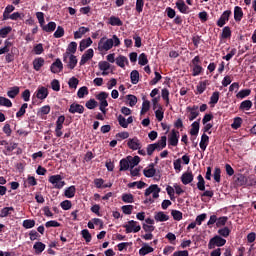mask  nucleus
<instances>
[{
    "mask_svg": "<svg viewBox=\"0 0 256 256\" xmlns=\"http://www.w3.org/2000/svg\"><path fill=\"white\" fill-rule=\"evenodd\" d=\"M190 67H192V77H198L200 73H203V66H201V57L195 56L191 60Z\"/></svg>",
    "mask_w": 256,
    "mask_h": 256,
    "instance_id": "nucleus-1",
    "label": "nucleus"
},
{
    "mask_svg": "<svg viewBox=\"0 0 256 256\" xmlns=\"http://www.w3.org/2000/svg\"><path fill=\"white\" fill-rule=\"evenodd\" d=\"M227 243V240L219 235L214 236L208 243V249H215L216 247H223Z\"/></svg>",
    "mask_w": 256,
    "mask_h": 256,
    "instance_id": "nucleus-2",
    "label": "nucleus"
},
{
    "mask_svg": "<svg viewBox=\"0 0 256 256\" xmlns=\"http://www.w3.org/2000/svg\"><path fill=\"white\" fill-rule=\"evenodd\" d=\"M48 181L49 183L54 185V189H63V187H65V181H63V176L59 174L50 176Z\"/></svg>",
    "mask_w": 256,
    "mask_h": 256,
    "instance_id": "nucleus-3",
    "label": "nucleus"
},
{
    "mask_svg": "<svg viewBox=\"0 0 256 256\" xmlns=\"http://www.w3.org/2000/svg\"><path fill=\"white\" fill-rule=\"evenodd\" d=\"M110 49H113V39H107L106 37L101 38L98 42V50L110 51Z\"/></svg>",
    "mask_w": 256,
    "mask_h": 256,
    "instance_id": "nucleus-4",
    "label": "nucleus"
},
{
    "mask_svg": "<svg viewBox=\"0 0 256 256\" xmlns=\"http://www.w3.org/2000/svg\"><path fill=\"white\" fill-rule=\"evenodd\" d=\"M123 227L126 229V233H139L141 231V225L135 220L128 221V224L123 225Z\"/></svg>",
    "mask_w": 256,
    "mask_h": 256,
    "instance_id": "nucleus-5",
    "label": "nucleus"
},
{
    "mask_svg": "<svg viewBox=\"0 0 256 256\" xmlns=\"http://www.w3.org/2000/svg\"><path fill=\"white\" fill-rule=\"evenodd\" d=\"M153 199H159V193H161V189L159 188V185L157 184H152L150 185L146 190H145V197H149L151 195Z\"/></svg>",
    "mask_w": 256,
    "mask_h": 256,
    "instance_id": "nucleus-6",
    "label": "nucleus"
},
{
    "mask_svg": "<svg viewBox=\"0 0 256 256\" xmlns=\"http://www.w3.org/2000/svg\"><path fill=\"white\" fill-rule=\"evenodd\" d=\"M232 12L231 10H226L222 13V15L220 16V18L218 19L216 25L218 27H225L227 21H229V17H231Z\"/></svg>",
    "mask_w": 256,
    "mask_h": 256,
    "instance_id": "nucleus-7",
    "label": "nucleus"
},
{
    "mask_svg": "<svg viewBox=\"0 0 256 256\" xmlns=\"http://www.w3.org/2000/svg\"><path fill=\"white\" fill-rule=\"evenodd\" d=\"M71 53H72V55L77 53V42H71L68 45L66 53L63 54L64 63H67V59H69V55H71Z\"/></svg>",
    "mask_w": 256,
    "mask_h": 256,
    "instance_id": "nucleus-8",
    "label": "nucleus"
},
{
    "mask_svg": "<svg viewBox=\"0 0 256 256\" xmlns=\"http://www.w3.org/2000/svg\"><path fill=\"white\" fill-rule=\"evenodd\" d=\"M186 111L190 113L188 116L189 121H195V119H197L199 115V106L197 105L188 106L186 108Z\"/></svg>",
    "mask_w": 256,
    "mask_h": 256,
    "instance_id": "nucleus-9",
    "label": "nucleus"
},
{
    "mask_svg": "<svg viewBox=\"0 0 256 256\" xmlns=\"http://www.w3.org/2000/svg\"><path fill=\"white\" fill-rule=\"evenodd\" d=\"M168 143L172 147H177V145H179V131H176L175 129L171 131V134L168 138Z\"/></svg>",
    "mask_w": 256,
    "mask_h": 256,
    "instance_id": "nucleus-10",
    "label": "nucleus"
},
{
    "mask_svg": "<svg viewBox=\"0 0 256 256\" xmlns=\"http://www.w3.org/2000/svg\"><path fill=\"white\" fill-rule=\"evenodd\" d=\"M50 71L54 74L61 73V71H63V62H61V59L57 58L56 61L51 64Z\"/></svg>",
    "mask_w": 256,
    "mask_h": 256,
    "instance_id": "nucleus-11",
    "label": "nucleus"
},
{
    "mask_svg": "<svg viewBox=\"0 0 256 256\" xmlns=\"http://www.w3.org/2000/svg\"><path fill=\"white\" fill-rule=\"evenodd\" d=\"M155 151H163L167 147V136H162L161 139L152 144Z\"/></svg>",
    "mask_w": 256,
    "mask_h": 256,
    "instance_id": "nucleus-12",
    "label": "nucleus"
},
{
    "mask_svg": "<svg viewBox=\"0 0 256 256\" xmlns=\"http://www.w3.org/2000/svg\"><path fill=\"white\" fill-rule=\"evenodd\" d=\"M68 111L69 113H72V115H75V113H79L81 115L85 113V107L81 104L72 103Z\"/></svg>",
    "mask_w": 256,
    "mask_h": 256,
    "instance_id": "nucleus-13",
    "label": "nucleus"
},
{
    "mask_svg": "<svg viewBox=\"0 0 256 256\" xmlns=\"http://www.w3.org/2000/svg\"><path fill=\"white\" fill-rule=\"evenodd\" d=\"M93 55H95V52L93 51V48L88 49L81 57L80 65H85L87 61H90V59H93Z\"/></svg>",
    "mask_w": 256,
    "mask_h": 256,
    "instance_id": "nucleus-14",
    "label": "nucleus"
},
{
    "mask_svg": "<svg viewBox=\"0 0 256 256\" xmlns=\"http://www.w3.org/2000/svg\"><path fill=\"white\" fill-rule=\"evenodd\" d=\"M127 146L129 149H132V151H137V149H141V142H139V139L135 137L128 140Z\"/></svg>",
    "mask_w": 256,
    "mask_h": 256,
    "instance_id": "nucleus-15",
    "label": "nucleus"
},
{
    "mask_svg": "<svg viewBox=\"0 0 256 256\" xmlns=\"http://www.w3.org/2000/svg\"><path fill=\"white\" fill-rule=\"evenodd\" d=\"M200 123L201 118L191 124L190 135H192V137H197L199 135Z\"/></svg>",
    "mask_w": 256,
    "mask_h": 256,
    "instance_id": "nucleus-16",
    "label": "nucleus"
},
{
    "mask_svg": "<svg viewBox=\"0 0 256 256\" xmlns=\"http://www.w3.org/2000/svg\"><path fill=\"white\" fill-rule=\"evenodd\" d=\"M48 96H49V90L44 86L39 87L38 90L36 91V97L37 99H41V101H43V99H47Z\"/></svg>",
    "mask_w": 256,
    "mask_h": 256,
    "instance_id": "nucleus-17",
    "label": "nucleus"
},
{
    "mask_svg": "<svg viewBox=\"0 0 256 256\" xmlns=\"http://www.w3.org/2000/svg\"><path fill=\"white\" fill-rule=\"evenodd\" d=\"M193 172H184L181 176V182L183 185H189V183H193Z\"/></svg>",
    "mask_w": 256,
    "mask_h": 256,
    "instance_id": "nucleus-18",
    "label": "nucleus"
},
{
    "mask_svg": "<svg viewBox=\"0 0 256 256\" xmlns=\"http://www.w3.org/2000/svg\"><path fill=\"white\" fill-rule=\"evenodd\" d=\"M207 85H209V80L200 81L196 86V95H203L207 89Z\"/></svg>",
    "mask_w": 256,
    "mask_h": 256,
    "instance_id": "nucleus-19",
    "label": "nucleus"
},
{
    "mask_svg": "<svg viewBox=\"0 0 256 256\" xmlns=\"http://www.w3.org/2000/svg\"><path fill=\"white\" fill-rule=\"evenodd\" d=\"M32 65L35 71H41V67L45 65V59H43V57L35 58L32 62Z\"/></svg>",
    "mask_w": 256,
    "mask_h": 256,
    "instance_id": "nucleus-20",
    "label": "nucleus"
},
{
    "mask_svg": "<svg viewBox=\"0 0 256 256\" xmlns=\"http://www.w3.org/2000/svg\"><path fill=\"white\" fill-rule=\"evenodd\" d=\"M41 29L43 31H45V33H53V31H55V29H57V23L55 22H49L48 24H42V26H40Z\"/></svg>",
    "mask_w": 256,
    "mask_h": 256,
    "instance_id": "nucleus-21",
    "label": "nucleus"
},
{
    "mask_svg": "<svg viewBox=\"0 0 256 256\" xmlns=\"http://www.w3.org/2000/svg\"><path fill=\"white\" fill-rule=\"evenodd\" d=\"M241 19H243V8L236 6L234 8V21H236V23H240Z\"/></svg>",
    "mask_w": 256,
    "mask_h": 256,
    "instance_id": "nucleus-22",
    "label": "nucleus"
},
{
    "mask_svg": "<svg viewBox=\"0 0 256 256\" xmlns=\"http://www.w3.org/2000/svg\"><path fill=\"white\" fill-rule=\"evenodd\" d=\"M154 219L157 222L163 223L165 221H169V215L165 214L163 211H160L155 214Z\"/></svg>",
    "mask_w": 256,
    "mask_h": 256,
    "instance_id": "nucleus-23",
    "label": "nucleus"
},
{
    "mask_svg": "<svg viewBox=\"0 0 256 256\" xmlns=\"http://www.w3.org/2000/svg\"><path fill=\"white\" fill-rule=\"evenodd\" d=\"M125 63L126 65H129V59H127L126 56L120 55L116 58V65L121 67V69H125Z\"/></svg>",
    "mask_w": 256,
    "mask_h": 256,
    "instance_id": "nucleus-24",
    "label": "nucleus"
},
{
    "mask_svg": "<svg viewBox=\"0 0 256 256\" xmlns=\"http://www.w3.org/2000/svg\"><path fill=\"white\" fill-rule=\"evenodd\" d=\"M176 7L180 13L187 14V10L189 9V6L185 4V1L178 0L176 2Z\"/></svg>",
    "mask_w": 256,
    "mask_h": 256,
    "instance_id": "nucleus-25",
    "label": "nucleus"
},
{
    "mask_svg": "<svg viewBox=\"0 0 256 256\" xmlns=\"http://www.w3.org/2000/svg\"><path fill=\"white\" fill-rule=\"evenodd\" d=\"M75 193H77V188L72 185L65 189L64 195L67 199H73V197H75Z\"/></svg>",
    "mask_w": 256,
    "mask_h": 256,
    "instance_id": "nucleus-26",
    "label": "nucleus"
},
{
    "mask_svg": "<svg viewBox=\"0 0 256 256\" xmlns=\"http://www.w3.org/2000/svg\"><path fill=\"white\" fill-rule=\"evenodd\" d=\"M109 25H112V27H122L123 21L117 16H111L109 18Z\"/></svg>",
    "mask_w": 256,
    "mask_h": 256,
    "instance_id": "nucleus-27",
    "label": "nucleus"
},
{
    "mask_svg": "<svg viewBox=\"0 0 256 256\" xmlns=\"http://www.w3.org/2000/svg\"><path fill=\"white\" fill-rule=\"evenodd\" d=\"M129 159H131V156H128L127 158H123L120 160V169L119 171H128L130 166Z\"/></svg>",
    "mask_w": 256,
    "mask_h": 256,
    "instance_id": "nucleus-28",
    "label": "nucleus"
},
{
    "mask_svg": "<svg viewBox=\"0 0 256 256\" xmlns=\"http://www.w3.org/2000/svg\"><path fill=\"white\" fill-rule=\"evenodd\" d=\"M91 45H93V40H91V38L83 39L80 41L79 50L83 52L84 49L91 47Z\"/></svg>",
    "mask_w": 256,
    "mask_h": 256,
    "instance_id": "nucleus-29",
    "label": "nucleus"
},
{
    "mask_svg": "<svg viewBox=\"0 0 256 256\" xmlns=\"http://www.w3.org/2000/svg\"><path fill=\"white\" fill-rule=\"evenodd\" d=\"M199 145L200 149H202L203 151L207 149V146L209 145V136L207 134H202Z\"/></svg>",
    "mask_w": 256,
    "mask_h": 256,
    "instance_id": "nucleus-30",
    "label": "nucleus"
},
{
    "mask_svg": "<svg viewBox=\"0 0 256 256\" xmlns=\"http://www.w3.org/2000/svg\"><path fill=\"white\" fill-rule=\"evenodd\" d=\"M45 244L43 242H36L33 246V249L36 255H41L45 251Z\"/></svg>",
    "mask_w": 256,
    "mask_h": 256,
    "instance_id": "nucleus-31",
    "label": "nucleus"
},
{
    "mask_svg": "<svg viewBox=\"0 0 256 256\" xmlns=\"http://www.w3.org/2000/svg\"><path fill=\"white\" fill-rule=\"evenodd\" d=\"M153 247L149 246L148 244H144V246L139 250L140 256L149 255V253H153Z\"/></svg>",
    "mask_w": 256,
    "mask_h": 256,
    "instance_id": "nucleus-32",
    "label": "nucleus"
},
{
    "mask_svg": "<svg viewBox=\"0 0 256 256\" xmlns=\"http://www.w3.org/2000/svg\"><path fill=\"white\" fill-rule=\"evenodd\" d=\"M68 57H69V62L67 64V68L75 69V67H77V56L71 54Z\"/></svg>",
    "mask_w": 256,
    "mask_h": 256,
    "instance_id": "nucleus-33",
    "label": "nucleus"
},
{
    "mask_svg": "<svg viewBox=\"0 0 256 256\" xmlns=\"http://www.w3.org/2000/svg\"><path fill=\"white\" fill-rule=\"evenodd\" d=\"M18 146L17 143L13 142L5 146V150H3L4 155H11L13 151H15V148Z\"/></svg>",
    "mask_w": 256,
    "mask_h": 256,
    "instance_id": "nucleus-34",
    "label": "nucleus"
},
{
    "mask_svg": "<svg viewBox=\"0 0 256 256\" xmlns=\"http://www.w3.org/2000/svg\"><path fill=\"white\" fill-rule=\"evenodd\" d=\"M27 107H29V104L27 103L22 104V106L16 113L17 119H21V117L25 116V113H27Z\"/></svg>",
    "mask_w": 256,
    "mask_h": 256,
    "instance_id": "nucleus-35",
    "label": "nucleus"
},
{
    "mask_svg": "<svg viewBox=\"0 0 256 256\" xmlns=\"http://www.w3.org/2000/svg\"><path fill=\"white\" fill-rule=\"evenodd\" d=\"M253 107V102L251 100H244L240 104V109L242 111H249Z\"/></svg>",
    "mask_w": 256,
    "mask_h": 256,
    "instance_id": "nucleus-36",
    "label": "nucleus"
},
{
    "mask_svg": "<svg viewBox=\"0 0 256 256\" xmlns=\"http://www.w3.org/2000/svg\"><path fill=\"white\" fill-rule=\"evenodd\" d=\"M19 87L18 86H14L12 88H10V90L7 92V96L10 99H15V97L19 94Z\"/></svg>",
    "mask_w": 256,
    "mask_h": 256,
    "instance_id": "nucleus-37",
    "label": "nucleus"
},
{
    "mask_svg": "<svg viewBox=\"0 0 256 256\" xmlns=\"http://www.w3.org/2000/svg\"><path fill=\"white\" fill-rule=\"evenodd\" d=\"M197 180V189H199V191H205V178H203V175L199 174Z\"/></svg>",
    "mask_w": 256,
    "mask_h": 256,
    "instance_id": "nucleus-38",
    "label": "nucleus"
},
{
    "mask_svg": "<svg viewBox=\"0 0 256 256\" xmlns=\"http://www.w3.org/2000/svg\"><path fill=\"white\" fill-rule=\"evenodd\" d=\"M231 28L229 26H226L222 29V33H221V39H231Z\"/></svg>",
    "mask_w": 256,
    "mask_h": 256,
    "instance_id": "nucleus-39",
    "label": "nucleus"
},
{
    "mask_svg": "<svg viewBox=\"0 0 256 256\" xmlns=\"http://www.w3.org/2000/svg\"><path fill=\"white\" fill-rule=\"evenodd\" d=\"M10 211H15V208H13V207H4L0 211V218L3 219L5 217H9V215H11Z\"/></svg>",
    "mask_w": 256,
    "mask_h": 256,
    "instance_id": "nucleus-40",
    "label": "nucleus"
},
{
    "mask_svg": "<svg viewBox=\"0 0 256 256\" xmlns=\"http://www.w3.org/2000/svg\"><path fill=\"white\" fill-rule=\"evenodd\" d=\"M130 79H131L132 85H137V83H139V71L133 70L130 73Z\"/></svg>",
    "mask_w": 256,
    "mask_h": 256,
    "instance_id": "nucleus-41",
    "label": "nucleus"
},
{
    "mask_svg": "<svg viewBox=\"0 0 256 256\" xmlns=\"http://www.w3.org/2000/svg\"><path fill=\"white\" fill-rule=\"evenodd\" d=\"M155 117L158 121H163L165 117V112L163 111V106L159 105L158 110L155 111Z\"/></svg>",
    "mask_w": 256,
    "mask_h": 256,
    "instance_id": "nucleus-42",
    "label": "nucleus"
},
{
    "mask_svg": "<svg viewBox=\"0 0 256 256\" xmlns=\"http://www.w3.org/2000/svg\"><path fill=\"white\" fill-rule=\"evenodd\" d=\"M249 95H251V89H243L239 91L236 97L237 99H245V97H249Z\"/></svg>",
    "mask_w": 256,
    "mask_h": 256,
    "instance_id": "nucleus-43",
    "label": "nucleus"
},
{
    "mask_svg": "<svg viewBox=\"0 0 256 256\" xmlns=\"http://www.w3.org/2000/svg\"><path fill=\"white\" fill-rule=\"evenodd\" d=\"M131 160H129L130 163V169H134L135 167H137V165H139V163H141V158L139 156H134L130 158Z\"/></svg>",
    "mask_w": 256,
    "mask_h": 256,
    "instance_id": "nucleus-44",
    "label": "nucleus"
},
{
    "mask_svg": "<svg viewBox=\"0 0 256 256\" xmlns=\"http://www.w3.org/2000/svg\"><path fill=\"white\" fill-rule=\"evenodd\" d=\"M77 95L79 99H83L85 95H89V88H87V86H82L81 88H79Z\"/></svg>",
    "mask_w": 256,
    "mask_h": 256,
    "instance_id": "nucleus-45",
    "label": "nucleus"
},
{
    "mask_svg": "<svg viewBox=\"0 0 256 256\" xmlns=\"http://www.w3.org/2000/svg\"><path fill=\"white\" fill-rule=\"evenodd\" d=\"M0 106L1 107H13V102H11L6 97L0 96Z\"/></svg>",
    "mask_w": 256,
    "mask_h": 256,
    "instance_id": "nucleus-46",
    "label": "nucleus"
},
{
    "mask_svg": "<svg viewBox=\"0 0 256 256\" xmlns=\"http://www.w3.org/2000/svg\"><path fill=\"white\" fill-rule=\"evenodd\" d=\"M49 113H51V106L49 105L42 106L38 111V115H40V117H43V115H49Z\"/></svg>",
    "mask_w": 256,
    "mask_h": 256,
    "instance_id": "nucleus-47",
    "label": "nucleus"
},
{
    "mask_svg": "<svg viewBox=\"0 0 256 256\" xmlns=\"http://www.w3.org/2000/svg\"><path fill=\"white\" fill-rule=\"evenodd\" d=\"M63 35H65V29L63 28V26H58L53 36L55 37V39H61Z\"/></svg>",
    "mask_w": 256,
    "mask_h": 256,
    "instance_id": "nucleus-48",
    "label": "nucleus"
},
{
    "mask_svg": "<svg viewBox=\"0 0 256 256\" xmlns=\"http://www.w3.org/2000/svg\"><path fill=\"white\" fill-rule=\"evenodd\" d=\"M228 220L229 218L227 216H222L220 218H217L216 227H225Z\"/></svg>",
    "mask_w": 256,
    "mask_h": 256,
    "instance_id": "nucleus-49",
    "label": "nucleus"
},
{
    "mask_svg": "<svg viewBox=\"0 0 256 256\" xmlns=\"http://www.w3.org/2000/svg\"><path fill=\"white\" fill-rule=\"evenodd\" d=\"M143 173L148 179H151V177H155L157 170L155 168L144 169Z\"/></svg>",
    "mask_w": 256,
    "mask_h": 256,
    "instance_id": "nucleus-50",
    "label": "nucleus"
},
{
    "mask_svg": "<svg viewBox=\"0 0 256 256\" xmlns=\"http://www.w3.org/2000/svg\"><path fill=\"white\" fill-rule=\"evenodd\" d=\"M81 235L83 239H85L86 243H91L92 236L88 229H83L81 231Z\"/></svg>",
    "mask_w": 256,
    "mask_h": 256,
    "instance_id": "nucleus-51",
    "label": "nucleus"
},
{
    "mask_svg": "<svg viewBox=\"0 0 256 256\" xmlns=\"http://www.w3.org/2000/svg\"><path fill=\"white\" fill-rule=\"evenodd\" d=\"M218 234L220 235V237H229V235H231V230L229 229V227H224L218 230Z\"/></svg>",
    "mask_w": 256,
    "mask_h": 256,
    "instance_id": "nucleus-52",
    "label": "nucleus"
},
{
    "mask_svg": "<svg viewBox=\"0 0 256 256\" xmlns=\"http://www.w3.org/2000/svg\"><path fill=\"white\" fill-rule=\"evenodd\" d=\"M171 215L174 221H181V219H183V213L179 210H172Z\"/></svg>",
    "mask_w": 256,
    "mask_h": 256,
    "instance_id": "nucleus-53",
    "label": "nucleus"
},
{
    "mask_svg": "<svg viewBox=\"0 0 256 256\" xmlns=\"http://www.w3.org/2000/svg\"><path fill=\"white\" fill-rule=\"evenodd\" d=\"M22 225L24 229H33V227H35V220L26 219L23 221Z\"/></svg>",
    "mask_w": 256,
    "mask_h": 256,
    "instance_id": "nucleus-54",
    "label": "nucleus"
},
{
    "mask_svg": "<svg viewBox=\"0 0 256 256\" xmlns=\"http://www.w3.org/2000/svg\"><path fill=\"white\" fill-rule=\"evenodd\" d=\"M149 109H151V102H149L148 100L144 101L142 103V109L140 114L141 115H145V113H147V111H149Z\"/></svg>",
    "mask_w": 256,
    "mask_h": 256,
    "instance_id": "nucleus-55",
    "label": "nucleus"
},
{
    "mask_svg": "<svg viewBox=\"0 0 256 256\" xmlns=\"http://www.w3.org/2000/svg\"><path fill=\"white\" fill-rule=\"evenodd\" d=\"M99 105V103L95 100V99H90L86 102L85 107H87V109H95L97 106Z\"/></svg>",
    "mask_w": 256,
    "mask_h": 256,
    "instance_id": "nucleus-56",
    "label": "nucleus"
},
{
    "mask_svg": "<svg viewBox=\"0 0 256 256\" xmlns=\"http://www.w3.org/2000/svg\"><path fill=\"white\" fill-rule=\"evenodd\" d=\"M138 63L142 66L147 65V63H149V59H147V54L141 53L138 58Z\"/></svg>",
    "mask_w": 256,
    "mask_h": 256,
    "instance_id": "nucleus-57",
    "label": "nucleus"
},
{
    "mask_svg": "<svg viewBox=\"0 0 256 256\" xmlns=\"http://www.w3.org/2000/svg\"><path fill=\"white\" fill-rule=\"evenodd\" d=\"M12 30L13 29L11 28V26L0 29V37H2V39H5V37H7V35H9Z\"/></svg>",
    "mask_w": 256,
    "mask_h": 256,
    "instance_id": "nucleus-58",
    "label": "nucleus"
},
{
    "mask_svg": "<svg viewBox=\"0 0 256 256\" xmlns=\"http://www.w3.org/2000/svg\"><path fill=\"white\" fill-rule=\"evenodd\" d=\"M109 97V93L107 92H100L99 94L96 95L97 101L99 103H103V101H107V98Z\"/></svg>",
    "mask_w": 256,
    "mask_h": 256,
    "instance_id": "nucleus-59",
    "label": "nucleus"
},
{
    "mask_svg": "<svg viewBox=\"0 0 256 256\" xmlns=\"http://www.w3.org/2000/svg\"><path fill=\"white\" fill-rule=\"evenodd\" d=\"M219 103V91L213 92L210 97V105H217Z\"/></svg>",
    "mask_w": 256,
    "mask_h": 256,
    "instance_id": "nucleus-60",
    "label": "nucleus"
},
{
    "mask_svg": "<svg viewBox=\"0 0 256 256\" xmlns=\"http://www.w3.org/2000/svg\"><path fill=\"white\" fill-rule=\"evenodd\" d=\"M60 207H62L64 211H69V209L73 207V204L71 203L70 200H64L60 203Z\"/></svg>",
    "mask_w": 256,
    "mask_h": 256,
    "instance_id": "nucleus-61",
    "label": "nucleus"
},
{
    "mask_svg": "<svg viewBox=\"0 0 256 256\" xmlns=\"http://www.w3.org/2000/svg\"><path fill=\"white\" fill-rule=\"evenodd\" d=\"M68 85L70 89H76V87L79 85V79H77L76 77L70 78L68 81Z\"/></svg>",
    "mask_w": 256,
    "mask_h": 256,
    "instance_id": "nucleus-62",
    "label": "nucleus"
},
{
    "mask_svg": "<svg viewBox=\"0 0 256 256\" xmlns=\"http://www.w3.org/2000/svg\"><path fill=\"white\" fill-rule=\"evenodd\" d=\"M122 201L124 203H133L134 202L133 194H123Z\"/></svg>",
    "mask_w": 256,
    "mask_h": 256,
    "instance_id": "nucleus-63",
    "label": "nucleus"
},
{
    "mask_svg": "<svg viewBox=\"0 0 256 256\" xmlns=\"http://www.w3.org/2000/svg\"><path fill=\"white\" fill-rule=\"evenodd\" d=\"M161 97L166 101V105H169V90L167 88L162 89Z\"/></svg>",
    "mask_w": 256,
    "mask_h": 256,
    "instance_id": "nucleus-64",
    "label": "nucleus"
}]
</instances>
